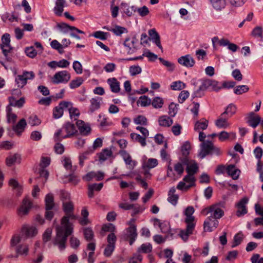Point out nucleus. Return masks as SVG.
<instances>
[{
  "mask_svg": "<svg viewBox=\"0 0 263 263\" xmlns=\"http://www.w3.org/2000/svg\"><path fill=\"white\" fill-rule=\"evenodd\" d=\"M63 208L65 215L61 219L60 226L57 227V235L53 241L54 245L58 246L61 251L65 249L67 237L73 232V225L69 220L76 219L73 214V204L72 202H63Z\"/></svg>",
  "mask_w": 263,
  "mask_h": 263,
  "instance_id": "nucleus-1",
  "label": "nucleus"
},
{
  "mask_svg": "<svg viewBox=\"0 0 263 263\" xmlns=\"http://www.w3.org/2000/svg\"><path fill=\"white\" fill-rule=\"evenodd\" d=\"M224 205L221 203L212 204L201 211L204 215H207L211 213L212 217L216 219H219L224 215Z\"/></svg>",
  "mask_w": 263,
  "mask_h": 263,
  "instance_id": "nucleus-2",
  "label": "nucleus"
},
{
  "mask_svg": "<svg viewBox=\"0 0 263 263\" xmlns=\"http://www.w3.org/2000/svg\"><path fill=\"white\" fill-rule=\"evenodd\" d=\"M71 79L70 73L66 70H62L56 72L51 79V82L54 84H65Z\"/></svg>",
  "mask_w": 263,
  "mask_h": 263,
  "instance_id": "nucleus-3",
  "label": "nucleus"
},
{
  "mask_svg": "<svg viewBox=\"0 0 263 263\" xmlns=\"http://www.w3.org/2000/svg\"><path fill=\"white\" fill-rule=\"evenodd\" d=\"M34 77L33 72L25 71L22 74L16 76L15 82L18 87L22 88L27 84L28 80H32Z\"/></svg>",
  "mask_w": 263,
  "mask_h": 263,
  "instance_id": "nucleus-4",
  "label": "nucleus"
},
{
  "mask_svg": "<svg viewBox=\"0 0 263 263\" xmlns=\"http://www.w3.org/2000/svg\"><path fill=\"white\" fill-rule=\"evenodd\" d=\"M195 185V177L190 175L185 176L183 180L179 182L177 185V189L181 191H187Z\"/></svg>",
  "mask_w": 263,
  "mask_h": 263,
  "instance_id": "nucleus-5",
  "label": "nucleus"
},
{
  "mask_svg": "<svg viewBox=\"0 0 263 263\" xmlns=\"http://www.w3.org/2000/svg\"><path fill=\"white\" fill-rule=\"evenodd\" d=\"M2 43L1 44V48L2 50L3 53L5 57L8 55L12 50V47L10 44V35L8 33H5L1 39Z\"/></svg>",
  "mask_w": 263,
  "mask_h": 263,
  "instance_id": "nucleus-6",
  "label": "nucleus"
},
{
  "mask_svg": "<svg viewBox=\"0 0 263 263\" xmlns=\"http://www.w3.org/2000/svg\"><path fill=\"white\" fill-rule=\"evenodd\" d=\"M37 230L35 227L28 224H24L21 228V233L25 238H31L37 234Z\"/></svg>",
  "mask_w": 263,
  "mask_h": 263,
  "instance_id": "nucleus-7",
  "label": "nucleus"
},
{
  "mask_svg": "<svg viewBox=\"0 0 263 263\" xmlns=\"http://www.w3.org/2000/svg\"><path fill=\"white\" fill-rule=\"evenodd\" d=\"M218 221L212 216L208 217L203 223V229L205 232H212L217 228Z\"/></svg>",
  "mask_w": 263,
  "mask_h": 263,
  "instance_id": "nucleus-8",
  "label": "nucleus"
},
{
  "mask_svg": "<svg viewBox=\"0 0 263 263\" xmlns=\"http://www.w3.org/2000/svg\"><path fill=\"white\" fill-rule=\"evenodd\" d=\"M181 162L186 165L187 175L194 176L193 175L197 172L198 169V164L195 161L190 158L181 161Z\"/></svg>",
  "mask_w": 263,
  "mask_h": 263,
  "instance_id": "nucleus-9",
  "label": "nucleus"
},
{
  "mask_svg": "<svg viewBox=\"0 0 263 263\" xmlns=\"http://www.w3.org/2000/svg\"><path fill=\"white\" fill-rule=\"evenodd\" d=\"M154 225L158 226L161 229L162 233L167 234V236H172L173 233H171L169 222L156 219L154 220Z\"/></svg>",
  "mask_w": 263,
  "mask_h": 263,
  "instance_id": "nucleus-10",
  "label": "nucleus"
},
{
  "mask_svg": "<svg viewBox=\"0 0 263 263\" xmlns=\"http://www.w3.org/2000/svg\"><path fill=\"white\" fill-rule=\"evenodd\" d=\"M201 151L199 154V156L201 158H203L208 155L211 154L212 151L214 148V145L211 142H203L200 145Z\"/></svg>",
  "mask_w": 263,
  "mask_h": 263,
  "instance_id": "nucleus-11",
  "label": "nucleus"
},
{
  "mask_svg": "<svg viewBox=\"0 0 263 263\" xmlns=\"http://www.w3.org/2000/svg\"><path fill=\"white\" fill-rule=\"evenodd\" d=\"M186 224V228L185 230H180L179 232V236L183 239L184 241H187L188 238L190 235H192L193 233V231L195 229V224H190V223H185Z\"/></svg>",
  "mask_w": 263,
  "mask_h": 263,
  "instance_id": "nucleus-12",
  "label": "nucleus"
},
{
  "mask_svg": "<svg viewBox=\"0 0 263 263\" xmlns=\"http://www.w3.org/2000/svg\"><path fill=\"white\" fill-rule=\"evenodd\" d=\"M177 61L180 65L187 68L193 67L195 64V60L190 54L180 57Z\"/></svg>",
  "mask_w": 263,
  "mask_h": 263,
  "instance_id": "nucleus-13",
  "label": "nucleus"
},
{
  "mask_svg": "<svg viewBox=\"0 0 263 263\" xmlns=\"http://www.w3.org/2000/svg\"><path fill=\"white\" fill-rule=\"evenodd\" d=\"M195 212L194 208L192 206H188L184 210L183 214L185 216L184 222L185 223L194 224L196 225V221L193 215Z\"/></svg>",
  "mask_w": 263,
  "mask_h": 263,
  "instance_id": "nucleus-14",
  "label": "nucleus"
},
{
  "mask_svg": "<svg viewBox=\"0 0 263 263\" xmlns=\"http://www.w3.org/2000/svg\"><path fill=\"white\" fill-rule=\"evenodd\" d=\"M138 40L136 37L127 38L124 41V46L128 53H132L136 49Z\"/></svg>",
  "mask_w": 263,
  "mask_h": 263,
  "instance_id": "nucleus-15",
  "label": "nucleus"
},
{
  "mask_svg": "<svg viewBox=\"0 0 263 263\" xmlns=\"http://www.w3.org/2000/svg\"><path fill=\"white\" fill-rule=\"evenodd\" d=\"M76 125L80 134L83 136H87L91 132V127L89 124L85 123L83 120H78Z\"/></svg>",
  "mask_w": 263,
  "mask_h": 263,
  "instance_id": "nucleus-16",
  "label": "nucleus"
},
{
  "mask_svg": "<svg viewBox=\"0 0 263 263\" xmlns=\"http://www.w3.org/2000/svg\"><path fill=\"white\" fill-rule=\"evenodd\" d=\"M248 201V199L247 198H243L236 204V206L237 208L236 215L238 217L243 215L247 213L246 204Z\"/></svg>",
  "mask_w": 263,
  "mask_h": 263,
  "instance_id": "nucleus-17",
  "label": "nucleus"
},
{
  "mask_svg": "<svg viewBox=\"0 0 263 263\" xmlns=\"http://www.w3.org/2000/svg\"><path fill=\"white\" fill-rule=\"evenodd\" d=\"M119 154L122 156L126 164L128 166V168L133 170L136 165V162L132 159L130 155L124 150H121Z\"/></svg>",
  "mask_w": 263,
  "mask_h": 263,
  "instance_id": "nucleus-18",
  "label": "nucleus"
},
{
  "mask_svg": "<svg viewBox=\"0 0 263 263\" xmlns=\"http://www.w3.org/2000/svg\"><path fill=\"white\" fill-rule=\"evenodd\" d=\"M191 149V144L190 142H185L181 147V156L180 158L181 161L190 159L189 154Z\"/></svg>",
  "mask_w": 263,
  "mask_h": 263,
  "instance_id": "nucleus-19",
  "label": "nucleus"
},
{
  "mask_svg": "<svg viewBox=\"0 0 263 263\" xmlns=\"http://www.w3.org/2000/svg\"><path fill=\"white\" fill-rule=\"evenodd\" d=\"M9 185L11 187L13 192L17 196H21L23 193L22 185L15 179L11 178L9 181Z\"/></svg>",
  "mask_w": 263,
  "mask_h": 263,
  "instance_id": "nucleus-20",
  "label": "nucleus"
},
{
  "mask_svg": "<svg viewBox=\"0 0 263 263\" xmlns=\"http://www.w3.org/2000/svg\"><path fill=\"white\" fill-rule=\"evenodd\" d=\"M31 202L27 198L24 199L22 204L18 209L17 213L20 216H23L28 214L31 206Z\"/></svg>",
  "mask_w": 263,
  "mask_h": 263,
  "instance_id": "nucleus-21",
  "label": "nucleus"
},
{
  "mask_svg": "<svg viewBox=\"0 0 263 263\" xmlns=\"http://www.w3.org/2000/svg\"><path fill=\"white\" fill-rule=\"evenodd\" d=\"M57 26L60 30L61 31L64 33H67L69 30H71V31H74L78 33L85 34L84 31L79 29L78 28L74 26H69L65 23H59L57 24Z\"/></svg>",
  "mask_w": 263,
  "mask_h": 263,
  "instance_id": "nucleus-22",
  "label": "nucleus"
},
{
  "mask_svg": "<svg viewBox=\"0 0 263 263\" xmlns=\"http://www.w3.org/2000/svg\"><path fill=\"white\" fill-rule=\"evenodd\" d=\"M261 121L260 117L253 112L250 113L247 117V122L253 128H255Z\"/></svg>",
  "mask_w": 263,
  "mask_h": 263,
  "instance_id": "nucleus-23",
  "label": "nucleus"
},
{
  "mask_svg": "<svg viewBox=\"0 0 263 263\" xmlns=\"http://www.w3.org/2000/svg\"><path fill=\"white\" fill-rule=\"evenodd\" d=\"M158 165V160L156 158H147L144 157L143 159L142 167L143 168L151 169Z\"/></svg>",
  "mask_w": 263,
  "mask_h": 263,
  "instance_id": "nucleus-24",
  "label": "nucleus"
},
{
  "mask_svg": "<svg viewBox=\"0 0 263 263\" xmlns=\"http://www.w3.org/2000/svg\"><path fill=\"white\" fill-rule=\"evenodd\" d=\"M104 174L101 172H90L87 173L84 179L86 181H90L94 179L96 181H101L103 179Z\"/></svg>",
  "mask_w": 263,
  "mask_h": 263,
  "instance_id": "nucleus-25",
  "label": "nucleus"
},
{
  "mask_svg": "<svg viewBox=\"0 0 263 263\" xmlns=\"http://www.w3.org/2000/svg\"><path fill=\"white\" fill-rule=\"evenodd\" d=\"M228 118L225 116H222L221 114V115L218 118V119L215 121V125L216 126L220 128H228L230 126V123L228 122Z\"/></svg>",
  "mask_w": 263,
  "mask_h": 263,
  "instance_id": "nucleus-26",
  "label": "nucleus"
},
{
  "mask_svg": "<svg viewBox=\"0 0 263 263\" xmlns=\"http://www.w3.org/2000/svg\"><path fill=\"white\" fill-rule=\"evenodd\" d=\"M149 35V40L153 41L156 45L160 49H162V47L160 42V37L155 29H151L148 31Z\"/></svg>",
  "mask_w": 263,
  "mask_h": 263,
  "instance_id": "nucleus-27",
  "label": "nucleus"
},
{
  "mask_svg": "<svg viewBox=\"0 0 263 263\" xmlns=\"http://www.w3.org/2000/svg\"><path fill=\"white\" fill-rule=\"evenodd\" d=\"M103 28L111 31L117 36H120L123 33H126L128 32V30L126 28L118 25H116L112 28H109L107 26H104Z\"/></svg>",
  "mask_w": 263,
  "mask_h": 263,
  "instance_id": "nucleus-28",
  "label": "nucleus"
},
{
  "mask_svg": "<svg viewBox=\"0 0 263 263\" xmlns=\"http://www.w3.org/2000/svg\"><path fill=\"white\" fill-rule=\"evenodd\" d=\"M209 121L205 118H202L196 121L194 125V130L197 132L203 130L207 128Z\"/></svg>",
  "mask_w": 263,
  "mask_h": 263,
  "instance_id": "nucleus-29",
  "label": "nucleus"
},
{
  "mask_svg": "<svg viewBox=\"0 0 263 263\" xmlns=\"http://www.w3.org/2000/svg\"><path fill=\"white\" fill-rule=\"evenodd\" d=\"M107 83L109 84L110 88L112 92L114 93H118L120 91V83L116 78H109L107 80Z\"/></svg>",
  "mask_w": 263,
  "mask_h": 263,
  "instance_id": "nucleus-30",
  "label": "nucleus"
},
{
  "mask_svg": "<svg viewBox=\"0 0 263 263\" xmlns=\"http://www.w3.org/2000/svg\"><path fill=\"white\" fill-rule=\"evenodd\" d=\"M212 44L214 48H216L218 45L220 46H226L229 44V40L225 39H219L218 36H214L212 39Z\"/></svg>",
  "mask_w": 263,
  "mask_h": 263,
  "instance_id": "nucleus-31",
  "label": "nucleus"
},
{
  "mask_svg": "<svg viewBox=\"0 0 263 263\" xmlns=\"http://www.w3.org/2000/svg\"><path fill=\"white\" fill-rule=\"evenodd\" d=\"M218 139L220 141H224L227 140H234L236 138V133L234 132L228 133L222 131L217 135Z\"/></svg>",
  "mask_w": 263,
  "mask_h": 263,
  "instance_id": "nucleus-32",
  "label": "nucleus"
},
{
  "mask_svg": "<svg viewBox=\"0 0 263 263\" xmlns=\"http://www.w3.org/2000/svg\"><path fill=\"white\" fill-rule=\"evenodd\" d=\"M173 120L168 116L163 115L159 117L158 123L160 126L168 127L172 125Z\"/></svg>",
  "mask_w": 263,
  "mask_h": 263,
  "instance_id": "nucleus-33",
  "label": "nucleus"
},
{
  "mask_svg": "<svg viewBox=\"0 0 263 263\" xmlns=\"http://www.w3.org/2000/svg\"><path fill=\"white\" fill-rule=\"evenodd\" d=\"M179 196L176 194V189L171 188L168 193L167 200L174 205H176L178 202Z\"/></svg>",
  "mask_w": 263,
  "mask_h": 263,
  "instance_id": "nucleus-34",
  "label": "nucleus"
},
{
  "mask_svg": "<svg viewBox=\"0 0 263 263\" xmlns=\"http://www.w3.org/2000/svg\"><path fill=\"white\" fill-rule=\"evenodd\" d=\"M240 172V171L234 165H229L227 166V173L233 179H237L238 178Z\"/></svg>",
  "mask_w": 263,
  "mask_h": 263,
  "instance_id": "nucleus-35",
  "label": "nucleus"
},
{
  "mask_svg": "<svg viewBox=\"0 0 263 263\" xmlns=\"http://www.w3.org/2000/svg\"><path fill=\"white\" fill-rule=\"evenodd\" d=\"M237 111L236 105L233 104H230L225 109L224 111L222 113V116H225L228 118H231L235 114Z\"/></svg>",
  "mask_w": 263,
  "mask_h": 263,
  "instance_id": "nucleus-36",
  "label": "nucleus"
},
{
  "mask_svg": "<svg viewBox=\"0 0 263 263\" xmlns=\"http://www.w3.org/2000/svg\"><path fill=\"white\" fill-rule=\"evenodd\" d=\"M64 126L65 131L67 133L68 137L73 136L77 132L74 125L72 123L67 122L64 124Z\"/></svg>",
  "mask_w": 263,
  "mask_h": 263,
  "instance_id": "nucleus-37",
  "label": "nucleus"
},
{
  "mask_svg": "<svg viewBox=\"0 0 263 263\" xmlns=\"http://www.w3.org/2000/svg\"><path fill=\"white\" fill-rule=\"evenodd\" d=\"M127 232L128 236L130 238L129 244L132 245L135 240L137 236L136 227L134 226H131L127 229Z\"/></svg>",
  "mask_w": 263,
  "mask_h": 263,
  "instance_id": "nucleus-38",
  "label": "nucleus"
},
{
  "mask_svg": "<svg viewBox=\"0 0 263 263\" xmlns=\"http://www.w3.org/2000/svg\"><path fill=\"white\" fill-rule=\"evenodd\" d=\"M112 153L111 150L104 149L98 154L99 160L101 162L104 161L111 157Z\"/></svg>",
  "mask_w": 263,
  "mask_h": 263,
  "instance_id": "nucleus-39",
  "label": "nucleus"
},
{
  "mask_svg": "<svg viewBox=\"0 0 263 263\" xmlns=\"http://www.w3.org/2000/svg\"><path fill=\"white\" fill-rule=\"evenodd\" d=\"M214 9L221 10L226 6V0H209Z\"/></svg>",
  "mask_w": 263,
  "mask_h": 263,
  "instance_id": "nucleus-40",
  "label": "nucleus"
},
{
  "mask_svg": "<svg viewBox=\"0 0 263 263\" xmlns=\"http://www.w3.org/2000/svg\"><path fill=\"white\" fill-rule=\"evenodd\" d=\"M65 3V0H57L54 9V12L57 15L61 16L62 15V13L64 10Z\"/></svg>",
  "mask_w": 263,
  "mask_h": 263,
  "instance_id": "nucleus-41",
  "label": "nucleus"
},
{
  "mask_svg": "<svg viewBox=\"0 0 263 263\" xmlns=\"http://www.w3.org/2000/svg\"><path fill=\"white\" fill-rule=\"evenodd\" d=\"M26 125V120L24 119H22L13 126V129L16 133L20 134L24 130Z\"/></svg>",
  "mask_w": 263,
  "mask_h": 263,
  "instance_id": "nucleus-42",
  "label": "nucleus"
},
{
  "mask_svg": "<svg viewBox=\"0 0 263 263\" xmlns=\"http://www.w3.org/2000/svg\"><path fill=\"white\" fill-rule=\"evenodd\" d=\"M209 247L206 244L202 249L198 248L194 250V255L196 256L203 255L204 256H207L209 254Z\"/></svg>",
  "mask_w": 263,
  "mask_h": 263,
  "instance_id": "nucleus-43",
  "label": "nucleus"
},
{
  "mask_svg": "<svg viewBox=\"0 0 263 263\" xmlns=\"http://www.w3.org/2000/svg\"><path fill=\"white\" fill-rule=\"evenodd\" d=\"M68 137L67 133L65 131V128L63 126L62 128L58 130L54 134V140L55 141H61L64 138Z\"/></svg>",
  "mask_w": 263,
  "mask_h": 263,
  "instance_id": "nucleus-44",
  "label": "nucleus"
},
{
  "mask_svg": "<svg viewBox=\"0 0 263 263\" xmlns=\"http://www.w3.org/2000/svg\"><path fill=\"white\" fill-rule=\"evenodd\" d=\"M20 156L18 154H14L7 157L6 164L8 166H11L17 161H20Z\"/></svg>",
  "mask_w": 263,
  "mask_h": 263,
  "instance_id": "nucleus-45",
  "label": "nucleus"
},
{
  "mask_svg": "<svg viewBox=\"0 0 263 263\" xmlns=\"http://www.w3.org/2000/svg\"><path fill=\"white\" fill-rule=\"evenodd\" d=\"M45 203L46 210H51L54 205L53 196L51 194H48L45 197Z\"/></svg>",
  "mask_w": 263,
  "mask_h": 263,
  "instance_id": "nucleus-46",
  "label": "nucleus"
},
{
  "mask_svg": "<svg viewBox=\"0 0 263 263\" xmlns=\"http://www.w3.org/2000/svg\"><path fill=\"white\" fill-rule=\"evenodd\" d=\"M131 139L135 142H139L142 146L146 145L145 138L136 133H132L130 135Z\"/></svg>",
  "mask_w": 263,
  "mask_h": 263,
  "instance_id": "nucleus-47",
  "label": "nucleus"
},
{
  "mask_svg": "<svg viewBox=\"0 0 263 263\" xmlns=\"http://www.w3.org/2000/svg\"><path fill=\"white\" fill-rule=\"evenodd\" d=\"M70 118L74 121L78 120V118L80 116V111L79 109L75 106L70 109L69 111Z\"/></svg>",
  "mask_w": 263,
  "mask_h": 263,
  "instance_id": "nucleus-48",
  "label": "nucleus"
},
{
  "mask_svg": "<svg viewBox=\"0 0 263 263\" xmlns=\"http://www.w3.org/2000/svg\"><path fill=\"white\" fill-rule=\"evenodd\" d=\"M101 99L100 98H92L90 100V109L91 111H93L100 107V102Z\"/></svg>",
  "mask_w": 263,
  "mask_h": 263,
  "instance_id": "nucleus-49",
  "label": "nucleus"
},
{
  "mask_svg": "<svg viewBox=\"0 0 263 263\" xmlns=\"http://www.w3.org/2000/svg\"><path fill=\"white\" fill-rule=\"evenodd\" d=\"M243 238L244 236L242 232H239L237 234H236L234 237L232 247L234 248L239 245L242 241Z\"/></svg>",
  "mask_w": 263,
  "mask_h": 263,
  "instance_id": "nucleus-50",
  "label": "nucleus"
},
{
  "mask_svg": "<svg viewBox=\"0 0 263 263\" xmlns=\"http://www.w3.org/2000/svg\"><path fill=\"white\" fill-rule=\"evenodd\" d=\"M186 87V84L181 81L173 82L171 85V88L174 90H180Z\"/></svg>",
  "mask_w": 263,
  "mask_h": 263,
  "instance_id": "nucleus-51",
  "label": "nucleus"
},
{
  "mask_svg": "<svg viewBox=\"0 0 263 263\" xmlns=\"http://www.w3.org/2000/svg\"><path fill=\"white\" fill-rule=\"evenodd\" d=\"M89 213L86 207L83 208L81 211V216L82 218L80 220V223L82 225H86L88 223V216Z\"/></svg>",
  "mask_w": 263,
  "mask_h": 263,
  "instance_id": "nucleus-52",
  "label": "nucleus"
},
{
  "mask_svg": "<svg viewBox=\"0 0 263 263\" xmlns=\"http://www.w3.org/2000/svg\"><path fill=\"white\" fill-rule=\"evenodd\" d=\"M134 122L136 124L145 126L147 124L146 118L143 115H138L134 119Z\"/></svg>",
  "mask_w": 263,
  "mask_h": 263,
  "instance_id": "nucleus-53",
  "label": "nucleus"
},
{
  "mask_svg": "<svg viewBox=\"0 0 263 263\" xmlns=\"http://www.w3.org/2000/svg\"><path fill=\"white\" fill-rule=\"evenodd\" d=\"M7 117L9 123H14L17 119V116L12 112L11 109L9 107L7 108Z\"/></svg>",
  "mask_w": 263,
  "mask_h": 263,
  "instance_id": "nucleus-54",
  "label": "nucleus"
},
{
  "mask_svg": "<svg viewBox=\"0 0 263 263\" xmlns=\"http://www.w3.org/2000/svg\"><path fill=\"white\" fill-rule=\"evenodd\" d=\"M151 103V100L146 96H141L137 101V105L141 106H147Z\"/></svg>",
  "mask_w": 263,
  "mask_h": 263,
  "instance_id": "nucleus-55",
  "label": "nucleus"
},
{
  "mask_svg": "<svg viewBox=\"0 0 263 263\" xmlns=\"http://www.w3.org/2000/svg\"><path fill=\"white\" fill-rule=\"evenodd\" d=\"M151 104L155 108H160L164 104V101L162 98L157 97L153 98Z\"/></svg>",
  "mask_w": 263,
  "mask_h": 263,
  "instance_id": "nucleus-56",
  "label": "nucleus"
},
{
  "mask_svg": "<svg viewBox=\"0 0 263 263\" xmlns=\"http://www.w3.org/2000/svg\"><path fill=\"white\" fill-rule=\"evenodd\" d=\"M83 79L81 77L72 80L69 83V87L71 89H75L80 86L83 83Z\"/></svg>",
  "mask_w": 263,
  "mask_h": 263,
  "instance_id": "nucleus-57",
  "label": "nucleus"
},
{
  "mask_svg": "<svg viewBox=\"0 0 263 263\" xmlns=\"http://www.w3.org/2000/svg\"><path fill=\"white\" fill-rule=\"evenodd\" d=\"M9 103L11 106L21 107L25 103L24 99L22 98L18 100H15L13 97L9 98Z\"/></svg>",
  "mask_w": 263,
  "mask_h": 263,
  "instance_id": "nucleus-58",
  "label": "nucleus"
},
{
  "mask_svg": "<svg viewBox=\"0 0 263 263\" xmlns=\"http://www.w3.org/2000/svg\"><path fill=\"white\" fill-rule=\"evenodd\" d=\"M152 246L149 243H143L138 249L139 253H148L152 251Z\"/></svg>",
  "mask_w": 263,
  "mask_h": 263,
  "instance_id": "nucleus-59",
  "label": "nucleus"
},
{
  "mask_svg": "<svg viewBox=\"0 0 263 263\" xmlns=\"http://www.w3.org/2000/svg\"><path fill=\"white\" fill-rule=\"evenodd\" d=\"M50 46L53 49L57 50L60 54H62L64 52L61 44L56 40H54L51 42Z\"/></svg>",
  "mask_w": 263,
  "mask_h": 263,
  "instance_id": "nucleus-60",
  "label": "nucleus"
},
{
  "mask_svg": "<svg viewBox=\"0 0 263 263\" xmlns=\"http://www.w3.org/2000/svg\"><path fill=\"white\" fill-rule=\"evenodd\" d=\"M92 35L96 39H98L101 40H105L107 39L108 33L102 31H97L94 32Z\"/></svg>",
  "mask_w": 263,
  "mask_h": 263,
  "instance_id": "nucleus-61",
  "label": "nucleus"
},
{
  "mask_svg": "<svg viewBox=\"0 0 263 263\" xmlns=\"http://www.w3.org/2000/svg\"><path fill=\"white\" fill-rule=\"evenodd\" d=\"M63 115V110L59 103L58 106L55 107L53 109V117L55 119H58L61 117Z\"/></svg>",
  "mask_w": 263,
  "mask_h": 263,
  "instance_id": "nucleus-62",
  "label": "nucleus"
},
{
  "mask_svg": "<svg viewBox=\"0 0 263 263\" xmlns=\"http://www.w3.org/2000/svg\"><path fill=\"white\" fill-rule=\"evenodd\" d=\"M102 146V140L98 138L95 140L93 143L92 147H89V152L90 153H93L98 148L101 147Z\"/></svg>",
  "mask_w": 263,
  "mask_h": 263,
  "instance_id": "nucleus-63",
  "label": "nucleus"
},
{
  "mask_svg": "<svg viewBox=\"0 0 263 263\" xmlns=\"http://www.w3.org/2000/svg\"><path fill=\"white\" fill-rule=\"evenodd\" d=\"M60 106H61L63 110H67L68 112L73 107V104L71 102L67 101H62L60 103Z\"/></svg>",
  "mask_w": 263,
  "mask_h": 263,
  "instance_id": "nucleus-64",
  "label": "nucleus"
}]
</instances>
